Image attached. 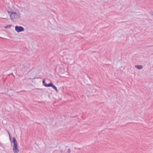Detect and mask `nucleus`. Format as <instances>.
<instances>
[{
    "mask_svg": "<svg viewBox=\"0 0 153 153\" xmlns=\"http://www.w3.org/2000/svg\"><path fill=\"white\" fill-rule=\"evenodd\" d=\"M15 30L17 32L19 33L21 32L24 31L25 30L24 28L22 26H16L15 27Z\"/></svg>",
    "mask_w": 153,
    "mask_h": 153,
    "instance_id": "obj_3",
    "label": "nucleus"
},
{
    "mask_svg": "<svg viewBox=\"0 0 153 153\" xmlns=\"http://www.w3.org/2000/svg\"><path fill=\"white\" fill-rule=\"evenodd\" d=\"M13 151L14 153H18L19 152V150L18 148L17 141L14 137L13 138Z\"/></svg>",
    "mask_w": 153,
    "mask_h": 153,
    "instance_id": "obj_2",
    "label": "nucleus"
},
{
    "mask_svg": "<svg viewBox=\"0 0 153 153\" xmlns=\"http://www.w3.org/2000/svg\"><path fill=\"white\" fill-rule=\"evenodd\" d=\"M152 15L153 16V12L152 13Z\"/></svg>",
    "mask_w": 153,
    "mask_h": 153,
    "instance_id": "obj_12",
    "label": "nucleus"
},
{
    "mask_svg": "<svg viewBox=\"0 0 153 153\" xmlns=\"http://www.w3.org/2000/svg\"><path fill=\"white\" fill-rule=\"evenodd\" d=\"M43 84L45 86V84H46L45 80H43L42 81Z\"/></svg>",
    "mask_w": 153,
    "mask_h": 153,
    "instance_id": "obj_7",
    "label": "nucleus"
},
{
    "mask_svg": "<svg viewBox=\"0 0 153 153\" xmlns=\"http://www.w3.org/2000/svg\"><path fill=\"white\" fill-rule=\"evenodd\" d=\"M7 12L9 14L10 19L13 21H16L20 17V15L19 12L14 11L12 10H7Z\"/></svg>",
    "mask_w": 153,
    "mask_h": 153,
    "instance_id": "obj_1",
    "label": "nucleus"
},
{
    "mask_svg": "<svg viewBox=\"0 0 153 153\" xmlns=\"http://www.w3.org/2000/svg\"><path fill=\"white\" fill-rule=\"evenodd\" d=\"M11 27V25H8L6 26L5 27V28H7L8 27L10 28Z\"/></svg>",
    "mask_w": 153,
    "mask_h": 153,
    "instance_id": "obj_8",
    "label": "nucleus"
},
{
    "mask_svg": "<svg viewBox=\"0 0 153 153\" xmlns=\"http://www.w3.org/2000/svg\"><path fill=\"white\" fill-rule=\"evenodd\" d=\"M7 133H8V134H9V136H10V133H9V131H7Z\"/></svg>",
    "mask_w": 153,
    "mask_h": 153,
    "instance_id": "obj_10",
    "label": "nucleus"
},
{
    "mask_svg": "<svg viewBox=\"0 0 153 153\" xmlns=\"http://www.w3.org/2000/svg\"><path fill=\"white\" fill-rule=\"evenodd\" d=\"M53 85V84L51 82L49 84H45V87H52Z\"/></svg>",
    "mask_w": 153,
    "mask_h": 153,
    "instance_id": "obj_5",
    "label": "nucleus"
},
{
    "mask_svg": "<svg viewBox=\"0 0 153 153\" xmlns=\"http://www.w3.org/2000/svg\"><path fill=\"white\" fill-rule=\"evenodd\" d=\"M135 67L136 68H137L138 69L140 70L143 68V66L141 65H135Z\"/></svg>",
    "mask_w": 153,
    "mask_h": 153,
    "instance_id": "obj_4",
    "label": "nucleus"
},
{
    "mask_svg": "<svg viewBox=\"0 0 153 153\" xmlns=\"http://www.w3.org/2000/svg\"><path fill=\"white\" fill-rule=\"evenodd\" d=\"M71 152V150L70 149H68V153H70Z\"/></svg>",
    "mask_w": 153,
    "mask_h": 153,
    "instance_id": "obj_9",
    "label": "nucleus"
},
{
    "mask_svg": "<svg viewBox=\"0 0 153 153\" xmlns=\"http://www.w3.org/2000/svg\"><path fill=\"white\" fill-rule=\"evenodd\" d=\"M52 88L56 90V92H58V90L57 89V87L55 85H53Z\"/></svg>",
    "mask_w": 153,
    "mask_h": 153,
    "instance_id": "obj_6",
    "label": "nucleus"
},
{
    "mask_svg": "<svg viewBox=\"0 0 153 153\" xmlns=\"http://www.w3.org/2000/svg\"><path fill=\"white\" fill-rule=\"evenodd\" d=\"M9 136L10 139V140L11 139V137H10V136Z\"/></svg>",
    "mask_w": 153,
    "mask_h": 153,
    "instance_id": "obj_11",
    "label": "nucleus"
}]
</instances>
